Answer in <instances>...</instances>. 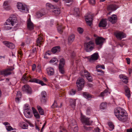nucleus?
<instances>
[{
	"mask_svg": "<svg viewBox=\"0 0 132 132\" xmlns=\"http://www.w3.org/2000/svg\"><path fill=\"white\" fill-rule=\"evenodd\" d=\"M115 116L120 121L124 122L128 118V115L126 112L123 109L118 107L114 110Z\"/></svg>",
	"mask_w": 132,
	"mask_h": 132,
	"instance_id": "f257e3e1",
	"label": "nucleus"
},
{
	"mask_svg": "<svg viewBox=\"0 0 132 132\" xmlns=\"http://www.w3.org/2000/svg\"><path fill=\"white\" fill-rule=\"evenodd\" d=\"M105 39L101 37H98L95 39V43L97 45H98L101 48L103 45Z\"/></svg>",
	"mask_w": 132,
	"mask_h": 132,
	"instance_id": "1a4fd4ad",
	"label": "nucleus"
},
{
	"mask_svg": "<svg viewBox=\"0 0 132 132\" xmlns=\"http://www.w3.org/2000/svg\"><path fill=\"white\" fill-rule=\"evenodd\" d=\"M37 108L40 115H43L44 114V111L40 106H37Z\"/></svg>",
	"mask_w": 132,
	"mask_h": 132,
	"instance_id": "7c9ffc66",
	"label": "nucleus"
},
{
	"mask_svg": "<svg viewBox=\"0 0 132 132\" xmlns=\"http://www.w3.org/2000/svg\"><path fill=\"white\" fill-rule=\"evenodd\" d=\"M108 92V90H105L103 92L101 93L99 96L101 97H103V98L104 96L106 95V93Z\"/></svg>",
	"mask_w": 132,
	"mask_h": 132,
	"instance_id": "2f4dec72",
	"label": "nucleus"
},
{
	"mask_svg": "<svg viewBox=\"0 0 132 132\" xmlns=\"http://www.w3.org/2000/svg\"><path fill=\"white\" fill-rule=\"evenodd\" d=\"M84 80L83 78H79L77 80L76 84L78 90H80L82 89L84 85Z\"/></svg>",
	"mask_w": 132,
	"mask_h": 132,
	"instance_id": "423d86ee",
	"label": "nucleus"
},
{
	"mask_svg": "<svg viewBox=\"0 0 132 132\" xmlns=\"http://www.w3.org/2000/svg\"><path fill=\"white\" fill-rule=\"evenodd\" d=\"M37 83L41 84L42 86L45 85H46V84L44 83L42 81L39 80V81Z\"/></svg>",
	"mask_w": 132,
	"mask_h": 132,
	"instance_id": "5fc2aeb1",
	"label": "nucleus"
},
{
	"mask_svg": "<svg viewBox=\"0 0 132 132\" xmlns=\"http://www.w3.org/2000/svg\"><path fill=\"white\" fill-rule=\"evenodd\" d=\"M3 44L8 47L11 49H14L15 47V45L12 43L7 41L3 42Z\"/></svg>",
	"mask_w": 132,
	"mask_h": 132,
	"instance_id": "2eb2a0df",
	"label": "nucleus"
},
{
	"mask_svg": "<svg viewBox=\"0 0 132 132\" xmlns=\"http://www.w3.org/2000/svg\"><path fill=\"white\" fill-rule=\"evenodd\" d=\"M3 7L4 9L6 10H9L11 9L9 2L7 1H5L4 2Z\"/></svg>",
	"mask_w": 132,
	"mask_h": 132,
	"instance_id": "ddd939ff",
	"label": "nucleus"
},
{
	"mask_svg": "<svg viewBox=\"0 0 132 132\" xmlns=\"http://www.w3.org/2000/svg\"><path fill=\"white\" fill-rule=\"evenodd\" d=\"M126 60L127 63L128 64H129L130 63V59L129 58H127L126 59Z\"/></svg>",
	"mask_w": 132,
	"mask_h": 132,
	"instance_id": "69168bd1",
	"label": "nucleus"
},
{
	"mask_svg": "<svg viewBox=\"0 0 132 132\" xmlns=\"http://www.w3.org/2000/svg\"><path fill=\"white\" fill-rule=\"evenodd\" d=\"M22 90L24 92L29 94H31L32 92L31 88L27 85H25L22 87Z\"/></svg>",
	"mask_w": 132,
	"mask_h": 132,
	"instance_id": "9b49d317",
	"label": "nucleus"
},
{
	"mask_svg": "<svg viewBox=\"0 0 132 132\" xmlns=\"http://www.w3.org/2000/svg\"><path fill=\"white\" fill-rule=\"evenodd\" d=\"M124 89L125 91V95L129 98L130 97V93L129 88L127 86H125Z\"/></svg>",
	"mask_w": 132,
	"mask_h": 132,
	"instance_id": "a211bd4d",
	"label": "nucleus"
},
{
	"mask_svg": "<svg viewBox=\"0 0 132 132\" xmlns=\"http://www.w3.org/2000/svg\"><path fill=\"white\" fill-rule=\"evenodd\" d=\"M118 6L114 4H110L107 7L108 10L109 12L108 14L110 15L112 12L116 10L118 8Z\"/></svg>",
	"mask_w": 132,
	"mask_h": 132,
	"instance_id": "9d476101",
	"label": "nucleus"
},
{
	"mask_svg": "<svg viewBox=\"0 0 132 132\" xmlns=\"http://www.w3.org/2000/svg\"><path fill=\"white\" fill-rule=\"evenodd\" d=\"M60 51V47L59 46H57L53 47L51 50V51L53 53H58Z\"/></svg>",
	"mask_w": 132,
	"mask_h": 132,
	"instance_id": "4be33fe9",
	"label": "nucleus"
},
{
	"mask_svg": "<svg viewBox=\"0 0 132 132\" xmlns=\"http://www.w3.org/2000/svg\"><path fill=\"white\" fill-rule=\"evenodd\" d=\"M120 78L122 80V81L125 84H127L128 82V77L122 74L120 75L119 76Z\"/></svg>",
	"mask_w": 132,
	"mask_h": 132,
	"instance_id": "aec40b11",
	"label": "nucleus"
},
{
	"mask_svg": "<svg viewBox=\"0 0 132 132\" xmlns=\"http://www.w3.org/2000/svg\"><path fill=\"white\" fill-rule=\"evenodd\" d=\"M39 81V80L36 78H31L29 80V81L31 82H36L37 83Z\"/></svg>",
	"mask_w": 132,
	"mask_h": 132,
	"instance_id": "4c0bfd02",
	"label": "nucleus"
},
{
	"mask_svg": "<svg viewBox=\"0 0 132 132\" xmlns=\"http://www.w3.org/2000/svg\"><path fill=\"white\" fill-rule=\"evenodd\" d=\"M96 69L101 68L102 69H105V67L104 65L103 64L102 65H98L96 66Z\"/></svg>",
	"mask_w": 132,
	"mask_h": 132,
	"instance_id": "de8ad7c7",
	"label": "nucleus"
},
{
	"mask_svg": "<svg viewBox=\"0 0 132 132\" xmlns=\"http://www.w3.org/2000/svg\"><path fill=\"white\" fill-rule=\"evenodd\" d=\"M64 67L59 66V72L62 74H63L64 73Z\"/></svg>",
	"mask_w": 132,
	"mask_h": 132,
	"instance_id": "ea45409f",
	"label": "nucleus"
},
{
	"mask_svg": "<svg viewBox=\"0 0 132 132\" xmlns=\"http://www.w3.org/2000/svg\"><path fill=\"white\" fill-rule=\"evenodd\" d=\"M11 24H10V25H7V26H5L4 27V29L6 30H9L12 29V27H11L10 26Z\"/></svg>",
	"mask_w": 132,
	"mask_h": 132,
	"instance_id": "49530a36",
	"label": "nucleus"
},
{
	"mask_svg": "<svg viewBox=\"0 0 132 132\" xmlns=\"http://www.w3.org/2000/svg\"><path fill=\"white\" fill-rule=\"evenodd\" d=\"M89 3L92 5L95 4V0H89Z\"/></svg>",
	"mask_w": 132,
	"mask_h": 132,
	"instance_id": "4d7b16f0",
	"label": "nucleus"
},
{
	"mask_svg": "<svg viewBox=\"0 0 132 132\" xmlns=\"http://www.w3.org/2000/svg\"><path fill=\"white\" fill-rule=\"evenodd\" d=\"M83 96L86 98L92 97L87 92H84L82 93Z\"/></svg>",
	"mask_w": 132,
	"mask_h": 132,
	"instance_id": "473e14b6",
	"label": "nucleus"
},
{
	"mask_svg": "<svg viewBox=\"0 0 132 132\" xmlns=\"http://www.w3.org/2000/svg\"><path fill=\"white\" fill-rule=\"evenodd\" d=\"M21 92L20 91H18L17 92L16 94V96L18 97H21Z\"/></svg>",
	"mask_w": 132,
	"mask_h": 132,
	"instance_id": "e2e57ef3",
	"label": "nucleus"
},
{
	"mask_svg": "<svg viewBox=\"0 0 132 132\" xmlns=\"http://www.w3.org/2000/svg\"><path fill=\"white\" fill-rule=\"evenodd\" d=\"M37 71L40 72L41 70V65L40 64H38L37 67Z\"/></svg>",
	"mask_w": 132,
	"mask_h": 132,
	"instance_id": "3c124183",
	"label": "nucleus"
},
{
	"mask_svg": "<svg viewBox=\"0 0 132 132\" xmlns=\"http://www.w3.org/2000/svg\"><path fill=\"white\" fill-rule=\"evenodd\" d=\"M70 104L72 108H74L76 106V101L75 100H71L70 102Z\"/></svg>",
	"mask_w": 132,
	"mask_h": 132,
	"instance_id": "f704fd0d",
	"label": "nucleus"
},
{
	"mask_svg": "<svg viewBox=\"0 0 132 132\" xmlns=\"http://www.w3.org/2000/svg\"><path fill=\"white\" fill-rule=\"evenodd\" d=\"M126 132H132V128H130V129H127Z\"/></svg>",
	"mask_w": 132,
	"mask_h": 132,
	"instance_id": "774afa93",
	"label": "nucleus"
},
{
	"mask_svg": "<svg viewBox=\"0 0 132 132\" xmlns=\"http://www.w3.org/2000/svg\"><path fill=\"white\" fill-rule=\"evenodd\" d=\"M62 106V105L61 104V105L60 106H59L58 105H57V103L56 102H54L52 105V106L51 107L52 108H61Z\"/></svg>",
	"mask_w": 132,
	"mask_h": 132,
	"instance_id": "79ce46f5",
	"label": "nucleus"
},
{
	"mask_svg": "<svg viewBox=\"0 0 132 132\" xmlns=\"http://www.w3.org/2000/svg\"><path fill=\"white\" fill-rule=\"evenodd\" d=\"M97 71L98 72H101V73L100 74L101 75H103L104 74V72L101 70L97 68Z\"/></svg>",
	"mask_w": 132,
	"mask_h": 132,
	"instance_id": "6e6d98bb",
	"label": "nucleus"
},
{
	"mask_svg": "<svg viewBox=\"0 0 132 132\" xmlns=\"http://www.w3.org/2000/svg\"><path fill=\"white\" fill-rule=\"evenodd\" d=\"M46 6L47 8L49 10L50 9H53L54 10L52 11L56 15H58L60 14L61 13L59 7H55L54 5L49 3H47Z\"/></svg>",
	"mask_w": 132,
	"mask_h": 132,
	"instance_id": "f03ea898",
	"label": "nucleus"
},
{
	"mask_svg": "<svg viewBox=\"0 0 132 132\" xmlns=\"http://www.w3.org/2000/svg\"><path fill=\"white\" fill-rule=\"evenodd\" d=\"M76 93V91L74 89H72L70 91L69 94L70 95H75Z\"/></svg>",
	"mask_w": 132,
	"mask_h": 132,
	"instance_id": "37998d69",
	"label": "nucleus"
},
{
	"mask_svg": "<svg viewBox=\"0 0 132 132\" xmlns=\"http://www.w3.org/2000/svg\"><path fill=\"white\" fill-rule=\"evenodd\" d=\"M65 2L66 3H71L73 0H64Z\"/></svg>",
	"mask_w": 132,
	"mask_h": 132,
	"instance_id": "338daca9",
	"label": "nucleus"
},
{
	"mask_svg": "<svg viewBox=\"0 0 132 132\" xmlns=\"http://www.w3.org/2000/svg\"><path fill=\"white\" fill-rule=\"evenodd\" d=\"M84 73L85 74V77L87 78L88 77H89V76H90L91 75H90L89 74V73L86 70H85L84 71Z\"/></svg>",
	"mask_w": 132,
	"mask_h": 132,
	"instance_id": "8fccbe9b",
	"label": "nucleus"
},
{
	"mask_svg": "<svg viewBox=\"0 0 132 132\" xmlns=\"http://www.w3.org/2000/svg\"><path fill=\"white\" fill-rule=\"evenodd\" d=\"M43 39L42 37H39L37 38V46H39V47H40V45L42 44Z\"/></svg>",
	"mask_w": 132,
	"mask_h": 132,
	"instance_id": "cd10ccee",
	"label": "nucleus"
},
{
	"mask_svg": "<svg viewBox=\"0 0 132 132\" xmlns=\"http://www.w3.org/2000/svg\"><path fill=\"white\" fill-rule=\"evenodd\" d=\"M65 63V61L64 59L62 58L60 60V63L59 66L64 67Z\"/></svg>",
	"mask_w": 132,
	"mask_h": 132,
	"instance_id": "c85d7f7f",
	"label": "nucleus"
},
{
	"mask_svg": "<svg viewBox=\"0 0 132 132\" xmlns=\"http://www.w3.org/2000/svg\"><path fill=\"white\" fill-rule=\"evenodd\" d=\"M17 22L16 18L15 16L11 15L10 17L4 23V25H10L11 24L12 26H13Z\"/></svg>",
	"mask_w": 132,
	"mask_h": 132,
	"instance_id": "7ed1b4c3",
	"label": "nucleus"
},
{
	"mask_svg": "<svg viewBox=\"0 0 132 132\" xmlns=\"http://www.w3.org/2000/svg\"><path fill=\"white\" fill-rule=\"evenodd\" d=\"M75 53L74 52H72L71 54V56L72 58H74L75 56Z\"/></svg>",
	"mask_w": 132,
	"mask_h": 132,
	"instance_id": "bf43d9fd",
	"label": "nucleus"
},
{
	"mask_svg": "<svg viewBox=\"0 0 132 132\" xmlns=\"http://www.w3.org/2000/svg\"><path fill=\"white\" fill-rule=\"evenodd\" d=\"M34 116L37 119H39L40 118L39 115L37 112L36 113H34Z\"/></svg>",
	"mask_w": 132,
	"mask_h": 132,
	"instance_id": "864d4df0",
	"label": "nucleus"
},
{
	"mask_svg": "<svg viewBox=\"0 0 132 132\" xmlns=\"http://www.w3.org/2000/svg\"><path fill=\"white\" fill-rule=\"evenodd\" d=\"M17 6L18 9L20 11H24L25 12H27L28 11L27 6L24 4H23L21 3H17Z\"/></svg>",
	"mask_w": 132,
	"mask_h": 132,
	"instance_id": "6e6552de",
	"label": "nucleus"
},
{
	"mask_svg": "<svg viewBox=\"0 0 132 132\" xmlns=\"http://www.w3.org/2000/svg\"><path fill=\"white\" fill-rule=\"evenodd\" d=\"M72 126H75L74 127H72V128H73V131L74 132H77L78 128L77 125V123L76 121L74 120H72V122L71 124Z\"/></svg>",
	"mask_w": 132,
	"mask_h": 132,
	"instance_id": "6ab92c4d",
	"label": "nucleus"
},
{
	"mask_svg": "<svg viewBox=\"0 0 132 132\" xmlns=\"http://www.w3.org/2000/svg\"><path fill=\"white\" fill-rule=\"evenodd\" d=\"M75 39V36L73 34H71L69 37L68 39V42L71 44L74 40Z\"/></svg>",
	"mask_w": 132,
	"mask_h": 132,
	"instance_id": "5701e85b",
	"label": "nucleus"
},
{
	"mask_svg": "<svg viewBox=\"0 0 132 132\" xmlns=\"http://www.w3.org/2000/svg\"><path fill=\"white\" fill-rule=\"evenodd\" d=\"M32 70L33 71H34L35 70L36 68V65L34 64H33L32 65Z\"/></svg>",
	"mask_w": 132,
	"mask_h": 132,
	"instance_id": "680f3d73",
	"label": "nucleus"
},
{
	"mask_svg": "<svg viewBox=\"0 0 132 132\" xmlns=\"http://www.w3.org/2000/svg\"><path fill=\"white\" fill-rule=\"evenodd\" d=\"M6 129L8 131H11L13 130V129L11 126H6Z\"/></svg>",
	"mask_w": 132,
	"mask_h": 132,
	"instance_id": "a18cd8bd",
	"label": "nucleus"
},
{
	"mask_svg": "<svg viewBox=\"0 0 132 132\" xmlns=\"http://www.w3.org/2000/svg\"><path fill=\"white\" fill-rule=\"evenodd\" d=\"M5 71H4V70L1 71L0 70V75H3L4 76H5V74L6 73H5Z\"/></svg>",
	"mask_w": 132,
	"mask_h": 132,
	"instance_id": "052dcab7",
	"label": "nucleus"
},
{
	"mask_svg": "<svg viewBox=\"0 0 132 132\" xmlns=\"http://www.w3.org/2000/svg\"><path fill=\"white\" fill-rule=\"evenodd\" d=\"M114 34L116 38L118 39L121 40L126 37V35L125 34L122 32L119 31L115 32Z\"/></svg>",
	"mask_w": 132,
	"mask_h": 132,
	"instance_id": "0eeeda50",
	"label": "nucleus"
},
{
	"mask_svg": "<svg viewBox=\"0 0 132 132\" xmlns=\"http://www.w3.org/2000/svg\"><path fill=\"white\" fill-rule=\"evenodd\" d=\"M46 71L47 74L49 76L53 75L54 73V69L52 67H48Z\"/></svg>",
	"mask_w": 132,
	"mask_h": 132,
	"instance_id": "f3484780",
	"label": "nucleus"
},
{
	"mask_svg": "<svg viewBox=\"0 0 132 132\" xmlns=\"http://www.w3.org/2000/svg\"><path fill=\"white\" fill-rule=\"evenodd\" d=\"M84 46L85 49L87 52H90L94 49V43L93 40L85 43Z\"/></svg>",
	"mask_w": 132,
	"mask_h": 132,
	"instance_id": "20e7f679",
	"label": "nucleus"
},
{
	"mask_svg": "<svg viewBox=\"0 0 132 132\" xmlns=\"http://www.w3.org/2000/svg\"><path fill=\"white\" fill-rule=\"evenodd\" d=\"M46 93L45 92L43 91L41 94V102L42 103H44L46 102Z\"/></svg>",
	"mask_w": 132,
	"mask_h": 132,
	"instance_id": "4468645a",
	"label": "nucleus"
},
{
	"mask_svg": "<svg viewBox=\"0 0 132 132\" xmlns=\"http://www.w3.org/2000/svg\"><path fill=\"white\" fill-rule=\"evenodd\" d=\"M108 125L110 127V130H112L114 129V126L112 122L108 123Z\"/></svg>",
	"mask_w": 132,
	"mask_h": 132,
	"instance_id": "a19ab883",
	"label": "nucleus"
},
{
	"mask_svg": "<svg viewBox=\"0 0 132 132\" xmlns=\"http://www.w3.org/2000/svg\"><path fill=\"white\" fill-rule=\"evenodd\" d=\"M44 15V14L40 12L37 13L36 15V16L38 18H39Z\"/></svg>",
	"mask_w": 132,
	"mask_h": 132,
	"instance_id": "58836bf2",
	"label": "nucleus"
},
{
	"mask_svg": "<svg viewBox=\"0 0 132 132\" xmlns=\"http://www.w3.org/2000/svg\"><path fill=\"white\" fill-rule=\"evenodd\" d=\"M106 102H103L101 103L100 106V108L101 109L104 110L106 108Z\"/></svg>",
	"mask_w": 132,
	"mask_h": 132,
	"instance_id": "c756f323",
	"label": "nucleus"
},
{
	"mask_svg": "<svg viewBox=\"0 0 132 132\" xmlns=\"http://www.w3.org/2000/svg\"><path fill=\"white\" fill-rule=\"evenodd\" d=\"M88 18H85V20L87 24L89 26L91 25L92 20H88Z\"/></svg>",
	"mask_w": 132,
	"mask_h": 132,
	"instance_id": "e433bc0d",
	"label": "nucleus"
},
{
	"mask_svg": "<svg viewBox=\"0 0 132 132\" xmlns=\"http://www.w3.org/2000/svg\"><path fill=\"white\" fill-rule=\"evenodd\" d=\"M98 53H95L91 55V56L89 60L90 61L92 60H96L98 59Z\"/></svg>",
	"mask_w": 132,
	"mask_h": 132,
	"instance_id": "412c9836",
	"label": "nucleus"
},
{
	"mask_svg": "<svg viewBox=\"0 0 132 132\" xmlns=\"http://www.w3.org/2000/svg\"><path fill=\"white\" fill-rule=\"evenodd\" d=\"M73 13L76 15H78L79 13V9L78 8H75L74 9Z\"/></svg>",
	"mask_w": 132,
	"mask_h": 132,
	"instance_id": "72a5a7b5",
	"label": "nucleus"
},
{
	"mask_svg": "<svg viewBox=\"0 0 132 132\" xmlns=\"http://www.w3.org/2000/svg\"><path fill=\"white\" fill-rule=\"evenodd\" d=\"M84 129L86 130L89 131L92 129V128L91 127H87L85 126H84Z\"/></svg>",
	"mask_w": 132,
	"mask_h": 132,
	"instance_id": "c03bdc74",
	"label": "nucleus"
},
{
	"mask_svg": "<svg viewBox=\"0 0 132 132\" xmlns=\"http://www.w3.org/2000/svg\"><path fill=\"white\" fill-rule=\"evenodd\" d=\"M77 30L78 32L80 34H82L83 32V30L81 27H79L78 28Z\"/></svg>",
	"mask_w": 132,
	"mask_h": 132,
	"instance_id": "09e8293b",
	"label": "nucleus"
},
{
	"mask_svg": "<svg viewBox=\"0 0 132 132\" xmlns=\"http://www.w3.org/2000/svg\"><path fill=\"white\" fill-rule=\"evenodd\" d=\"M58 26L57 27V30L58 32L60 34H62L63 31V29L64 28L62 25H59L58 24Z\"/></svg>",
	"mask_w": 132,
	"mask_h": 132,
	"instance_id": "a878e982",
	"label": "nucleus"
},
{
	"mask_svg": "<svg viewBox=\"0 0 132 132\" xmlns=\"http://www.w3.org/2000/svg\"><path fill=\"white\" fill-rule=\"evenodd\" d=\"M107 24V22L105 19H102L99 23L100 27H105Z\"/></svg>",
	"mask_w": 132,
	"mask_h": 132,
	"instance_id": "dca6fc26",
	"label": "nucleus"
},
{
	"mask_svg": "<svg viewBox=\"0 0 132 132\" xmlns=\"http://www.w3.org/2000/svg\"><path fill=\"white\" fill-rule=\"evenodd\" d=\"M88 18V20H92L93 18V15L89 13L87 14L86 15V18Z\"/></svg>",
	"mask_w": 132,
	"mask_h": 132,
	"instance_id": "c9c22d12",
	"label": "nucleus"
},
{
	"mask_svg": "<svg viewBox=\"0 0 132 132\" xmlns=\"http://www.w3.org/2000/svg\"><path fill=\"white\" fill-rule=\"evenodd\" d=\"M92 77L91 75L89 76V77H88L87 78L88 80L89 81H92Z\"/></svg>",
	"mask_w": 132,
	"mask_h": 132,
	"instance_id": "0e129e2a",
	"label": "nucleus"
},
{
	"mask_svg": "<svg viewBox=\"0 0 132 132\" xmlns=\"http://www.w3.org/2000/svg\"><path fill=\"white\" fill-rule=\"evenodd\" d=\"M14 69V68L12 67H11L4 70V71H5V73H6L5 74V76H6L10 75L11 74V72L10 71H12Z\"/></svg>",
	"mask_w": 132,
	"mask_h": 132,
	"instance_id": "b1692460",
	"label": "nucleus"
},
{
	"mask_svg": "<svg viewBox=\"0 0 132 132\" xmlns=\"http://www.w3.org/2000/svg\"><path fill=\"white\" fill-rule=\"evenodd\" d=\"M27 27L28 29L31 30L34 28V25L32 22L27 23Z\"/></svg>",
	"mask_w": 132,
	"mask_h": 132,
	"instance_id": "bb28decb",
	"label": "nucleus"
},
{
	"mask_svg": "<svg viewBox=\"0 0 132 132\" xmlns=\"http://www.w3.org/2000/svg\"><path fill=\"white\" fill-rule=\"evenodd\" d=\"M108 20L112 23H114L117 21V17L116 15L113 14L108 18Z\"/></svg>",
	"mask_w": 132,
	"mask_h": 132,
	"instance_id": "f8f14e48",
	"label": "nucleus"
},
{
	"mask_svg": "<svg viewBox=\"0 0 132 132\" xmlns=\"http://www.w3.org/2000/svg\"><path fill=\"white\" fill-rule=\"evenodd\" d=\"M56 61V62H58V60H56V59H53L52 60H51L50 61V63H53L55 62Z\"/></svg>",
	"mask_w": 132,
	"mask_h": 132,
	"instance_id": "603ef678",
	"label": "nucleus"
},
{
	"mask_svg": "<svg viewBox=\"0 0 132 132\" xmlns=\"http://www.w3.org/2000/svg\"><path fill=\"white\" fill-rule=\"evenodd\" d=\"M94 130L95 132H100L101 130L97 127L95 128Z\"/></svg>",
	"mask_w": 132,
	"mask_h": 132,
	"instance_id": "13d9d810",
	"label": "nucleus"
},
{
	"mask_svg": "<svg viewBox=\"0 0 132 132\" xmlns=\"http://www.w3.org/2000/svg\"><path fill=\"white\" fill-rule=\"evenodd\" d=\"M80 120L82 123L87 125H90L92 122V121L90 120L89 118L82 115H81Z\"/></svg>",
	"mask_w": 132,
	"mask_h": 132,
	"instance_id": "39448f33",
	"label": "nucleus"
},
{
	"mask_svg": "<svg viewBox=\"0 0 132 132\" xmlns=\"http://www.w3.org/2000/svg\"><path fill=\"white\" fill-rule=\"evenodd\" d=\"M19 126L23 129H27L28 125L26 123L23 122H21L19 124Z\"/></svg>",
	"mask_w": 132,
	"mask_h": 132,
	"instance_id": "393cba45",
	"label": "nucleus"
}]
</instances>
